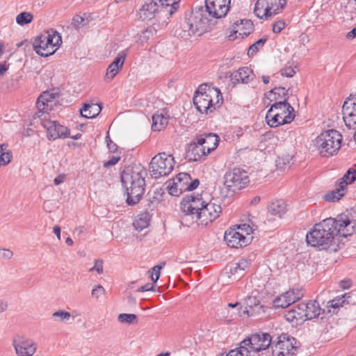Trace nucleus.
I'll list each match as a JSON object with an SVG mask.
<instances>
[{
  "label": "nucleus",
  "instance_id": "f03ea898",
  "mask_svg": "<svg viewBox=\"0 0 356 356\" xmlns=\"http://www.w3.org/2000/svg\"><path fill=\"white\" fill-rule=\"evenodd\" d=\"M181 209L186 216H191L199 225L207 226L219 217L222 211L220 204L212 201L207 202L199 195L183 197Z\"/></svg>",
  "mask_w": 356,
  "mask_h": 356
},
{
  "label": "nucleus",
  "instance_id": "4d7b16f0",
  "mask_svg": "<svg viewBox=\"0 0 356 356\" xmlns=\"http://www.w3.org/2000/svg\"><path fill=\"white\" fill-rule=\"evenodd\" d=\"M236 264V268H238L241 273H243L251 264V262L248 259H241L237 263H234Z\"/></svg>",
  "mask_w": 356,
  "mask_h": 356
},
{
  "label": "nucleus",
  "instance_id": "a18cd8bd",
  "mask_svg": "<svg viewBox=\"0 0 356 356\" xmlns=\"http://www.w3.org/2000/svg\"><path fill=\"white\" fill-rule=\"evenodd\" d=\"M118 320L121 323H126L128 325L137 323V316L134 314H120L118 317Z\"/></svg>",
  "mask_w": 356,
  "mask_h": 356
},
{
  "label": "nucleus",
  "instance_id": "864d4df0",
  "mask_svg": "<svg viewBox=\"0 0 356 356\" xmlns=\"http://www.w3.org/2000/svg\"><path fill=\"white\" fill-rule=\"evenodd\" d=\"M341 297L343 298L346 300L348 302H345L344 304L347 305H355L356 303V293L355 291H350L348 293H346L341 295Z\"/></svg>",
  "mask_w": 356,
  "mask_h": 356
},
{
  "label": "nucleus",
  "instance_id": "2eb2a0df",
  "mask_svg": "<svg viewBox=\"0 0 356 356\" xmlns=\"http://www.w3.org/2000/svg\"><path fill=\"white\" fill-rule=\"evenodd\" d=\"M41 124L47 130V137L49 140L65 138L70 136V129L57 121L42 119Z\"/></svg>",
  "mask_w": 356,
  "mask_h": 356
},
{
  "label": "nucleus",
  "instance_id": "3c124183",
  "mask_svg": "<svg viewBox=\"0 0 356 356\" xmlns=\"http://www.w3.org/2000/svg\"><path fill=\"white\" fill-rule=\"evenodd\" d=\"M13 158V153L10 150L4 152L2 151L0 153V166L7 165Z\"/></svg>",
  "mask_w": 356,
  "mask_h": 356
},
{
  "label": "nucleus",
  "instance_id": "f3484780",
  "mask_svg": "<svg viewBox=\"0 0 356 356\" xmlns=\"http://www.w3.org/2000/svg\"><path fill=\"white\" fill-rule=\"evenodd\" d=\"M224 240L228 246L234 248L245 247L248 244V239L236 229H227L225 232Z\"/></svg>",
  "mask_w": 356,
  "mask_h": 356
},
{
  "label": "nucleus",
  "instance_id": "4468645a",
  "mask_svg": "<svg viewBox=\"0 0 356 356\" xmlns=\"http://www.w3.org/2000/svg\"><path fill=\"white\" fill-rule=\"evenodd\" d=\"M231 0H205L204 10L213 19L224 17L230 8Z\"/></svg>",
  "mask_w": 356,
  "mask_h": 356
},
{
  "label": "nucleus",
  "instance_id": "49530a36",
  "mask_svg": "<svg viewBox=\"0 0 356 356\" xmlns=\"http://www.w3.org/2000/svg\"><path fill=\"white\" fill-rule=\"evenodd\" d=\"M267 40L266 38H261L250 46L248 54L249 56H254L261 47H263Z\"/></svg>",
  "mask_w": 356,
  "mask_h": 356
},
{
  "label": "nucleus",
  "instance_id": "09e8293b",
  "mask_svg": "<svg viewBox=\"0 0 356 356\" xmlns=\"http://www.w3.org/2000/svg\"><path fill=\"white\" fill-rule=\"evenodd\" d=\"M120 69L119 67L111 63L107 68L105 79L106 81L113 79L117 75Z\"/></svg>",
  "mask_w": 356,
  "mask_h": 356
},
{
  "label": "nucleus",
  "instance_id": "2f4dec72",
  "mask_svg": "<svg viewBox=\"0 0 356 356\" xmlns=\"http://www.w3.org/2000/svg\"><path fill=\"white\" fill-rule=\"evenodd\" d=\"M293 295L287 291L276 297L273 301V306L275 309H284L293 304L295 302L290 296Z\"/></svg>",
  "mask_w": 356,
  "mask_h": 356
},
{
  "label": "nucleus",
  "instance_id": "473e14b6",
  "mask_svg": "<svg viewBox=\"0 0 356 356\" xmlns=\"http://www.w3.org/2000/svg\"><path fill=\"white\" fill-rule=\"evenodd\" d=\"M286 204L281 200L272 202L268 206V212L269 214L278 218H282L286 213Z\"/></svg>",
  "mask_w": 356,
  "mask_h": 356
},
{
  "label": "nucleus",
  "instance_id": "6e6d98bb",
  "mask_svg": "<svg viewBox=\"0 0 356 356\" xmlns=\"http://www.w3.org/2000/svg\"><path fill=\"white\" fill-rule=\"evenodd\" d=\"M103 264L104 261L102 259H95L94 261V266L89 269V271H97L98 274H102L104 272Z\"/></svg>",
  "mask_w": 356,
  "mask_h": 356
},
{
  "label": "nucleus",
  "instance_id": "9d476101",
  "mask_svg": "<svg viewBox=\"0 0 356 356\" xmlns=\"http://www.w3.org/2000/svg\"><path fill=\"white\" fill-rule=\"evenodd\" d=\"M168 9L161 8L159 0H146L138 10L139 18L142 21L150 20L156 17H167L172 16Z\"/></svg>",
  "mask_w": 356,
  "mask_h": 356
},
{
  "label": "nucleus",
  "instance_id": "7c9ffc66",
  "mask_svg": "<svg viewBox=\"0 0 356 356\" xmlns=\"http://www.w3.org/2000/svg\"><path fill=\"white\" fill-rule=\"evenodd\" d=\"M102 111V106L97 104H87L83 105L82 108L80 110L81 116L85 118H94L97 116Z\"/></svg>",
  "mask_w": 356,
  "mask_h": 356
},
{
  "label": "nucleus",
  "instance_id": "5701e85b",
  "mask_svg": "<svg viewBox=\"0 0 356 356\" xmlns=\"http://www.w3.org/2000/svg\"><path fill=\"white\" fill-rule=\"evenodd\" d=\"M43 32L37 36L33 42V50L42 57H48L55 53V49H51L46 40H44Z\"/></svg>",
  "mask_w": 356,
  "mask_h": 356
},
{
  "label": "nucleus",
  "instance_id": "f704fd0d",
  "mask_svg": "<svg viewBox=\"0 0 356 356\" xmlns=\"http://www.w3.org/2000/svg\"><path fill=\"white\" fill-rule=\"evenodd\" d=\"M267 4L269 13L272 16L278 14L286 6V0H263Z\"/></svg>",
  "mask_w": 356,
  "mask_h": 356
},
{
  "label": "nucleus",
  "instance_id": "e2e57ef3",
  "mask_svg": "<svg viewBox=\"0 0 356 356\" xmlns=\"http://www.w3.org/2000/svg\"><path fill=\"white\" fill-rule=\"evenodd\" d=\"M280 74L282 76L293 77L296 74L295 70L291 67H286L280 70Z\"/></svg>",
  "mask_w": 356,
  "mask_h": 356
},
{
  "label": "nucleus",
  "instance_id": "bf43d9fd",
  "mask_svg": "<svg viewBox=\"0 0 356 356\" xmlns=\"http://www.w3.org/2000/svg\"><path fill=\"white\" fill-rule=\"evenodd\" d=\"M120 158L121 157L119 155H113L109 159V160H108L107 161L104 163L103 166L105 168H108L111 166L115 165L116 163H118L119 162V161L120 160Z\"/></svg>",
  "mask_w": 356,
  "mask_h": 356
},
{
  "label": "nucleus",
  "instance_id": "39448f33",
  "mask_svg": "<svg viewBox=\"0 0 356 356\" xmlns=\"http://www.w3.org/2000/svg\"><path fill=\"white\" fill-rule=\"evenodd\" d=\"M342 136L334 129L322 132L315 140V145L319 154L328 157L336 154L341 147Z\"/></svg>",
  "mask_w": 356,
  "mask_h": 356
},
{
  "label": "nucleus",
  "instance_id": "774afa93",
  "mask_svg": "<svg viewBox=\"0 0 356 356\" xmlns=\"http://www.w3.org/2000/svg\"><path fill=\"white\" fill-rule=\"evenodd\" d=\"M345 101H350L351 104L350 106H354L356 108V93L355 95H350L349 97Z\"/></svg>",
  "mask_w": 356,
  "mask_h": 356
},
{
  "label": "nucleus",
  "instance_id": "de8ad7c7",
  "mask_svg": "<svg viewBox=\"0 0 356 356\" xmlns=\"http://www.w3.org/2000/svg\"><path fill=\"white\" fill-rule=\"evenodd\" d=\"M165 265V262H161L159 264H157L151 268L150 278L152 282L156 283V282L159 280L161 275L160 271L164 267Z\"/></svg>",
  "mask_w": 356,
  "mask_h": 356
},
{
  "label": "nucleus",
  "instance_id": "c756f323",
  "mask_svg": "<svg viewBox=\"0 0 356 356\" xmlns=\"http://www.w3.org/2000/svg\"><path fill=\"white\" fill-rule=\"evenodd\" d=\"M343 298H342L341 296H338L334 299L328 301L326 306L327 309L325 310V315L322 316L321 319L332 316V314L337 313V310L340 307H344L346 305L344 302L348 301Z\"/></svg>",
  "mask_w": 356,
  "mask_h": 356
},
{
  "label": "nucleus",
  "instance_id": "58836bf2",
  "mask_svg": "<svg viewBox=\"0 0 356 356\" xmlns=\"http://www.w3.org/2000/svg\"><path fill=\"white\" fill-rule=\"evenodd\" d=\"M252 351L242 343V341L239 343V346L235 349L231 350L226 355V356H254L251 354Z\"/></svg>",
  "mask_w": 356,
  "mask_h": 356
},
{
  "label": "nucleus",
  "instance_id": "423d86ee",
  "mask_svg": "<svg viewBox=\"0 0 356 356\" xmlns=\"http://www.w3.org/2000/svg\"><path fill=\"white\" fill-rule=\"evenodd\" d=\"M224 179V185L227 189L226 193L223 195L225 197L233 196L237 191L245 188L250 182L247 172L237 168L226 172Z\"/></svg>",
  "mask_w": 356,
  "mask_h": 356
},
{
  "label": "nucleus",
  "instance_id": "9b49d317",
  "mask_svg": "<svg viewBox=\"0 0 356 356\" xmlns=\"http://www.w3.org/2000/svg\"><path fill=\"white\" fill-rule=\"evenodd\" d=\"M296 340L288 334H282L271 343L272 356H292L296 349Z\"/></svg>",
  "mask_w": 356,
  "mask_h": 356
},
{
  "label": "nucleus",
  "instance_id": "052dcab7",
  "mask_svg": "<svg viewBox=\"0 0 356 356\" xmlns=\"http://www.w3.org/2000/svg\"><path fill=\"white\" fill-rule=\"evenodd\" d=\"M285 27V22L284 20H278L273 24V32L274 33H280Z\"/></svg>",
  "mask_w": 356,
  "mask_h": 356
},
{
  "label": "nucleus",
  "instance_id": "72a5a7b5",
  "mask_svg": "<svg viewBox=\"0 0 356 356\" xmlns=\"http://www.w3.org/2000/svg\"><path fill=\"white\" fill-rule=\"evenodd\" d=\"M346 188L343 187L338 183L337 188L325 194L323 199L326 202H336L341 199L344 195Z\"/></svg>",
  "mask_w": 356,
  "mask_h": 356
},
{
  "label": "nucleus",
  "instance_id": "a878e982",
  "mask_svg": "<svg viewBox=\"0 0 356 356\" xmlns=\"http://www.w3.org/2000/svg\"><path fill=\"white\" fill-rule=\"evenodd\" d=\"M152 129L154 131H160L163 129L168 123L169 115L165 110L156 111L152 117Z\"/></svg>",
  "mask_w": 356,
  "mask_h": 356
},
{
  "label": "nucleus",
  "instance_id": "c9c22d12",
  "mask_svg": "<svg viewBox=\"0 0 356 356\" xmlns=\"http://www.w3.org/2000/svg\"><path fill=\"white\" fill-rule=\"evenodd\" d=\"M200 94L215 95L216 98L222 96L220 90L216 87H211L207 84H201L197 90L195 91L194 95H198Z\"/></svg>",
  "mask_w": 356,
  "mask_h": 356
},
{
  "label": "nucleus",
  "instance_id": "bb28decb",
  "mask_svg": "<svg viewBox=\"0 0 356 356\" xmlns=\"http://www.w3.org/2000/svg\"><path fill=\"white\" fill-rule=\"evenodd\" d=\"M175 179L180 184V186H183V189L188 191H192L197 188L200 184L198 179L191 180L190 174L187 172H180Z\"/></svg>",
  "mask_w": 356,
  "mask_h": 356
},
{
  "label": "nucleus",
  "instance_id": "6e6552de",
  "mask_svg": "<svg viewBox=\"0 0 356 356\" xmlns=\"http://www.w3.org/2000/svg\"><path fill=\"white\" fill-rule=\"evenodd\" d=\"M266 122L270 127H277L280 125L291 123L295 118L294 108L290 105L282 107V106L273 108L270 106L266 115Z\"/></svg>",
  "mask_w": 356,
  "mask_h": 356
},
{
  "label": "nucleus",
  "instance_id": "79ce46f5",
  "mask_svg": "<svg viewBox=\"0 0 356 356\" xmlns=\"http://www.w3.org/2000/svg\"><path fill=\"white\" fill-rule=\"evenodd\" d=\"M180 0H159L161 2V8L168 9L170 14H174L179 8Z\"/></svg>",
  "mask_w": 356,
  "mask_h": 356
},
{
  "label": "nucleus",
  "instance_id": "ea45409f",
  "mask_svg": "<svg viewBox=\"0 0 356 356\" xmlns=\"http://www.w3.org/2000/svg\"><path fill=\"white\" fill-rule=\"evenodd\" d=\"M154 27L150 26L137 35V40L141 44L147 42L156 33Z\"/></svg>",
  "mask_w": 356,
  "mask_h": 356
},
{
  "label": "nucleus",
  "instance_id": "4c0bfd02",
  "mask_svg": "<svg viewBox=\"0 0 356 356\" xmlns=\"http://www.w3.org/2000/svg\"><path fill=\"white\" fill-rule=\"evenodd\" d=\"M356 180V170L350 168L339 179V184L347 188V185L353 184Z\"/></svg>",
  "mask_w": 356,
  "mask_h": 356
},
{
  "label": "nucleus",
  "instance_id": "c85d7f7f",
  "mask_svg": "<svg viewBox=\"0 0 356 356\" xmlns=\"http://www.w3.org/2000/svg\"><path fill=\"white\" fill-rule=\"evenodd\" d=\"M44 40H47L49 47L51 49H55V51L59 48L62 43L60 35L54 29H49L43 32Z\"/></svg>",
  "mask_w": 356,
  "mask_h": 356
},
{
  "label": "nucleus",
  "instance_id": "5fc2aeb1",
  "mask_svg": "<svg viewBox=\"0 0 356 356\" xmlns=\"http://www.w3.org/2000/svg\"><path fill=\"white\" fill-rule=\"evenodd\" d=\"M53 317L56 319L59 318L60 321H68L71 316L70 312L64 310H58L53 314Z\"/></svg>",
  "mask_w": 356,
  "mask_h": 356
},
{
  "label": "nucleus",
  "instance_id": "cd10ccee",
  "mask_svg": "<svg viewBox=\"0 0 356 356\" xmlns=\"http://www.w3.org/2000/svg\"><path fill=\"white\" fill-rule=\"evenodd\" d=\"M305 308H306V306L304 305V302H302L296 305L293 308L286 311L284 315L286 320L291 323L293 322L295 320L296 321H305Z\"/></svg>",
  "mask_w": 356,
  "mask_h": 356
},
{
  "label": "nucleus",
  "instance_id": "393cba45",
  "mask_svg": "<svg viewBox=\"0 0 356 356\" xmlns=\"http://www.w3.org/2000/svg\"><path fill=\"white\" fill-rule=\"evenodd\" d=\"M304 305L306 306L304 310L305 321L316 318L321 314L322 316L325 315V309H321L318 302L316 300H309L307 302H304Z\"/></svg>",
  "mask_w": 356,
  "mask_h": 356
},
{
  "label": "nucleus",
  "instance_id": "603ef678",
  "mask_svg": "<svg viewBox=\"0 0 356 356\" xmlns=\"http://www.w3.org/2000/svg\"><path fill=\"white\" fill-rule=\"evenodd\" d=\"M127 49L121 51L120 52H119V54L115 58L114 60L112 63L121 69L124 63V60L127 56Z\"/></svg>",
  "mask_w": 356,
  "mask_h": 356
},
{
  "label": "nucleus",
  "instance_id": "a19ab883",
  "mask_svg": "<svg viewBox=\"0 0 356 356\" xmlns=\"http://www.w3.org/2000/svg\"><path fill=\"white\" fill-rule=\"evenodd\" d=\"M264 1L263 0H257L255 3L254 8V15L259 19H267L269 17H271V14L269 13V9L266 10H261L259 9V6H261V7L264 6Z\"/></svg>",
  "mask_w": 356,
  "mask_h": 356
},
{
  "label": "nucleus",
  "instance_id": "a211bd4d",
  "mask_svg": "<svg viewBox=\"0 0 356 356\" xmlns=\"http://www.w3.org/2000/svg\"><path fill=\"white\" fill-rule=\"evenodd\" d=\"M13 345L17 356H32L36 351V344L23 337L14 339Z\"/></svg>",
  "mask_w": 356,
  "mask_h": 356
},
{
  "label": "nucleus",
  "instance_id": "7ed1b4c3",
  "mask_svg": "<svg viewBox=\"0 0 356 356\" xmlns=\"http://www.w3.org/2000/svg\"><path fill=\"white\" fill-rule=\"evenodd\" d=\"M147 172L141 164L126 166L120 179L128 205H135L142 199L145 191V177Z\"/></svg>",
  "mask_w": 356,
  "mask_h": 356
},
{
  "label": "nucleus",
  "instance_id": "0eeeda50",
  "mask_svg": "<svg viewBox=\"0 0 356 356\" xmlns=\"http://www.w3.org/2000/svg\"><path fill=\"white\" fill-rule=\"evenodd\" d=\"M174 165L175 161L172 155H168L165 152L159 153L152 159L149 163L150 175L155 179L168 176L172 171Z\"/></svg>",
  "mask_w": 356,
  "mask_h": 356
},
{
  "label": "nucleus",
  "instance_id": "4be33fe9",
  "mask_svg": "<svg viewBox=\"0 0 356 356\" xmlns=\"http://www.w3.org/2000/svg\"><path fill=\"white\" fill-rule=\"evenodd\" d=\"M350 106V101H344L342 106L343 120L346 127L355 131L356 130V108Z\"/></svg>",
  "mask_w": 356,
  "mask_h": 356
},
{
  "label": "nucleus",
  "instance_id": "c03bdc74",
  "mask_svg": "<svg viewBox=\"0 0 356 356\" xmlns=\"http://www.w3.org/2000/svg\"><path fill=\"white\" fill-rule=\"evenodd\" d=\"M33 19V15L31 13L22 12L16 17V22L20 26H24L31 23Z\"/></svg>",
  "mask_w": 356,
  "mask_h": 356
},
{
  "label": "nucleus",
  "instance_id": "338daca9",
  "mask_svg": "<svg viewBox=\"0 0 356 356\" xmlns=\"http://www.w3.org/2000/svg\"><path fill=\"white\" fill-rule=\"evenodd\" d=\"M65 179V175L64 174H60L54 179V183L55 185L58 186L60 184H62Z\"/></svg>",
  "mask_w": 356,
  "mask_h": 356
},
{
  "label": "nucleus",
  "instance_id": "f8f14e48",
  "mask_svg": "<svg viewBox=\"0 0 356 356\" xmlns=\"http://www.w3.org/2000/svg\"><path fill=\"white\" fill-rule=\"evenodd\" d=\"M213 96L211 94L194 95L193 102L197 111L202 114L209 115L219 108L223 102L222 96L216 98V102L213 99Z\"/></svg>",
  "mask_w": 356,
  "mask_h": 356
},
{
  "label": "nucleus",
  "instance_id": "dca6fc26",
  "mask_svg": "<svg viewBox=\"0 0 356 356\" xmlns=\"http://www.w3.org/2000/svg\"><path fill=\"white\" fill-rule=\"evenodd\" d=\"M288 91L289 90H286L284 87H275L265 93V97L270 102H273V104H271V106H273V108H280L281 106H282V107L288 106V108H289L291 104L288 102Z\"/></svg>",
  "mask_w": 356,
  "mask_h": 356
},
{
  "label": "nucleus",
  "instance_id": "1a4fd4ad",
  "mask_svg": "<svg viewBox=\"0 0 356 356\" xmlns=\"http://www.w3.org/2000/svg\"><path fill=\"white\" fill-rule=\"evenodd\" d=\"M339 236L346 238L356 232V209L351 208L339 214L336 218Z\"/></svg>",
  "mask_w": 356,
  "mask_h": 356
},
{
  "label": "nucleus",
  "instance_id": "e433bc0d",
  "mask_svg": "<svg viewBox=\"0 0 356 356\" xmlns=\"http://www.w3.org/2000/svg\"><path fill=\"white\" fill-rule=\"evenodd\" d=\"M150 219L151 216L149 213H143L138 215V218L136 220L135 222H134V226L136 229L141 231L149 226Z\"/></svg>",
  "mask_w": 356,
  "mask_h": 356
},
{
  "label": "nucleus",
  "instance_id": "ddd939ff",
  "mask_svg": "<svg viewBox=\"0 0 356 356\" xmlns=\"http://www.w3.org/2000/svg\"><path fill=\"white\" fill-rule=\"evenodd\" d=\"M272 343L271 336L266 332H259L251 334L243 339L242 343L247 346L253 353H259L268 348Z\"/></svg>",
  "mask_w": 356,
  "mask_h": 356
},
{
  "label": "nucleus",
  "instance_id": "b1692460",
  "mask_svg": "<svg viewBox=\"0 0 356 356\" xmlns=\"http://www.w3.org/2000/svg\"><path fill=\"white\" fill-rule=\"evenodd\" d=\"M234 86L237 83H248L252 80L254 74L252 70L248 67H241L238 70L234 72L229 76Z\"/></svg>",
  "mask_w": 356,
  "mask_h": 356
},
{
  "label": "nucleus",
  "instance_id": "37998d69",
  "mask_svg": "<svg viewBox=\"0 0 356 356\" xmlns=\"http://www.w3.org/2000/svg\"><path fill=\"white\" fill-rule=\"evenodd\" d=\"M292 156L289 154H283L282 156H278L276 160V165L277 169L280 170H285L287 167L290 166Z\"/></svg>",
  "mask_w": 356,
  "mask_h": 356
},
{
  "label": "nucleus",
  "instance_id": "13d9d810",
  "mask_svg": "<svg viewBox=\"0 0 356 356\" xmlns=\"http://www.w3.org/2000/svg\"><path fill=\"white\" fill-rule=\"evenodd\" d=\"M287 292L289 293H291L293 294L290 296L295 302L300 300L304 296L302 290L301 289H292L291 290L287 291Z\"/></svg>",
  "mask_w": 356,
  "mask_h": 356
},
{
  "label": "nucleus",
  "instance_id": "412c9836",
  "mask_svg": "<svg viewBox=\"0 0 356 356\" xmlns=\"http://www.w3.org/2000/svg\"><path fill=\"white\" fill-rule=\"evenodd\" d=\"M208 154L203 145H199L197 140H195V138L188 145L186 149V156L189 161H200Z\"/></svg>",
  "mask_w": 356,
  "mask_h": 356
},
{
  "label": "nucleus",
  "instance_id": "69168bd1",
  "mask_svg": "<svg viewBox=\"0 0 356 356\" xmlns=\"http://www.w3.org/2000/svg\"><path fill=\"white\" fill-rule=\"evenodd\" d=\"M105 293L104 288L99 284L95 286V287L92 290V296L95 298H99L100 296L103 295Z\"/></svg>",
  "mask_w": 356,
  "mask_h": 356
},
{
  "label": "nucleus",
  "instance_id": "8fccbe9b",
  "mask_svg": "<svg viewBox=\"0 0 356 356\" xmlns=\"http://www.w3.org/2000/svg\"><path fill=\"white\" fill-rule=\"evenodd\" d=\"M182 190H184L183 186H180V184L178 181L177 182L174 181L171 185L168 186L169 194L173 196H178L181 193Z\"/></svg>",
  "mask_w": 356,
  "mask_h": 356
},
{
  "label": "nucleus",
  "instance_id": "6ab92c4d",
  "mask_svg": "<svg viewBox=\"0 0 356 356\" xmlns=\"http://www.w3.org/2000/svg\"><path fill=\"white\" fill-rule=\"evenodd\" d=\"M195 140H197L199 145H203L207 154H210L218 147L220 138L216 134L211 132L197 135Z\"/></svg>",
  "mask_w": 356,
  "mask_h": 356
},
{
  "label": "nucleus",
  "instance_id": "680f3d73",
  "mask_svg": "<svg viewBox=\"0 0 356 356\" xmlns=\"http://www.w3.org/2000/svg\"><path fill=\"white\" fill-rule=\"evenodd\" d=\"M13 256V252L9 249H0V259L8 260Z\"/></svg>",
  "mask_w": 356,
  "mask_h": 356
},
{
  "label": "nucleus",
  "instance_id": "f257e3e1",
  "mask_svg": "<svg viewBox=\"0 0 356 356\" xmlns=\"http://www.w3.org/2000/svg\"><path fill=\"white\" fill-rule=\"evenodd\" d=\"M338 226L334 218H327L316 223L306 235L308 245L317 250L336 252L340 249Z\"/></svg>",
  "mask_w": 356,
  "mask_h": 356
},
{
  "label": "nucleus",
  "instance_id": "aec40b11",
  "mask_svg": "<svg viewBox=\"0 0 356 356\" xmlns=\"http://www.w3.org/2000/svg\"><path fill=\"white\" fill-rule=\"evenodd\" d=\"M254 30V25L249 19H241L233 24V33L228 35L229 40H234L237 36L234 34L238 33L242 38L248 36Z\"/></svg>",
  "mask_w": 356,
  "mask_h": 356
},
{
  "label": "nucleus",
  "instance_id": "20e7f679",
  "mask_svg": "<svg viewBox=\"0 0 356 356\" xmlns=\"http://www.w3.org/2000/svg\"><path fill=\"white\" fill-rule=\"evenodd\" d=\"M215 23L212 18L204 10L203 6L196 7L185 13L184 21L181 24L180 29H177L175 34L187 40L192 35H202L211 31V26Z\"/></svg>",
  "mask_w": 356,
  "mask_h": 356
},
{
  "label": "nucleus",
  "instance_id": "0e129e2a",
  "mask_svg": "<svg viewBox=\"0 0 356 356\" xmlns=\"http://www.w3.org/2000/svg\"><path fill=\"white\" fill-rule=\"evenodd\" d=\"M155 283H147L145 285L138 288L137 292H146V291H155Z\"/></svg>",
  "mask_w": 356,
  "mask_h": 356
}]
</instances>
